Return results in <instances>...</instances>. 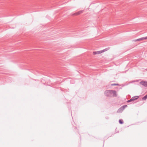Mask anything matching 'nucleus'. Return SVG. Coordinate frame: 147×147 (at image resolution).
Wrapping results in <instances>:
<instances>
[{"instance_id":"obj_6","label":"nucleus","mask_w":147,"mask_h":147,"mask_svg":"<svg viewBox=\"0 0 147 147\" xmlns=\"http://www.w3.org/2000/svg\"><path fill=\"white\" fill-rule=\"evenodd\" d=\"M147 98V94L144 97H143L142 99V100H146Z\"/></svg>"},{"instance_id":"obj_7","label":"nucleus","mask_w":147,"mask_h":147,"mask_svg":"<svg viewBox=\"0 0 147 147\" xmlns=\"http://www.w3.org/2000/svg\"><path fill=\"white\" fill-rule=\"evenodd\" d=\"M119 122L121 124H122L123 123V121L121 119H120L119 121Z\"/></svg>"},{"instance_id":"obj_9","label":"nucleus","mask_w":147,"mask_h":147,"mask_svg":"<svg viewBox=\"0 0 147 147\" xmlns=\"http://www.w3.org/2000/svg\"><path fill=\"white\" fill-rule=\"evenodd\" d=\"M132 100V99H130V100H129V102H130V101H131V100Z\"/></svg>"},{"instance_id":"obj_5","label":"nucleus","mask_w":147,"mask_h":147,"mask_svg":"<svg viewBox=\"0 0 147 147\" xmlns=\"http://www.w3.org/2000/svg\"><path fill=\"white\" fill-rule=\"evenodd\" d=\"M140 83L142 85L144 86H147V81H142L140 82Z\"/></svg>"},{"instance_id":"obj_4","label":"nucleus","mask_w":147,"mask_h":147,"mask_svg":"<svg viewBox=\"0 0 147 147\" xmlns=\"http://www.w3.org/2000/svg\"><path fill=\"white\" fill-rule=\"evenodd\" d=\"M146 39H147V38H142L138 39H134L132 41L133 42H137Z\"/></svg>"},{"instance_id":"obj_8","label":"nucleus","mask_w":147,"mask_h":147,"mask_svg":"<svg viewBox=\"0 0 147 147\" xmlns=\"http://www.w3.org/2000/svg\"><path fill=\"white\" fill-rule=\"evenodd\" d=\"M111 85H117V84H112Z\"/></svg>"},{"instance_id":"obj_1","label":"nucleus","mask_w":147,"mask_h":147,"mask_svg":"<svg viewBox=\"0 0 147 147\" xmlns=\"http://www.w3.org/2000/svg\"><path fill=\"white\" fill-rule=\"evenodd\" d=\"M105 95L108 96L117 97V94L115 90H107L105 91Z\"/></svg>"},{"instance_id":"obj_2","label":"nucleus","mask_w":147,"mask_h":147,"mask_svg":"<svg viewBox=\"0 0 147 147\" xmlns=\"http://www.w3.org/2000/svg\"><path fill=\"white\" fill-rule=\"evenodd\" d=\"M83 10H81L80 11H79L77 12L74 13L72 15L73 16H77L78 15H80L83 12Z\"/></svg>"},{"instance_id":"obj_3","label":"nucleus","mask_w":147,"mask_h":147,"mask_svg":"<svg viewBox=\"0 0 147 147\" xmlns=\"http://www.w3.org/2000/svg\"><path fill=\"white\" fill-rule=\"evenodd\" d=\"M105 51L104 50H102L100 51H94L93 52V54L94 55H95L96 54H99L100 53H102L104 52Z\"/></svg>"}]
</instances>
